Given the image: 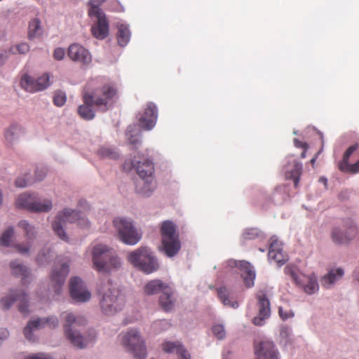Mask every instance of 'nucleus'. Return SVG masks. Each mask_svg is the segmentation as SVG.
<instances>
[{"mask_svg": "<svg viewBox=\"0 0 359 359\" xmlns=\"http://www.w3.org/2000/svg\"><path fill=\"white\" fill-rule=\"evenodd\" d=\"M163 350L166 353L176 352L182 359H191L189 353L179 342H165L162 345Z\"/></svg>", "mask_w": 359, "mask_h": 359, "instance_id": "c85d7f7f", "label": "nucleus"}, {"mask_svg": "<svg viewBox=\"0 0 359 359\" xmlns=\"http://www.w3.org/2000/svg\"><path fill=\"white\" fill-rule=\"evenodd\" d=\"M121 342L129 351L133 353L135 359H145L146 347L138 331L130 330L123 334Z\"/></svg>", "mask_w": 359, "mask_h": 359, "instance_id": "9b49d317", "label": "nucleus"}, {"mask_svg": "<svg viewBox=\"0 0 359 359\" xmlns=\"http://www.w3.org/2000/svg\"><path fill=\"white\" fill-rule=\"evenodd\" d=\"M14 230L13 228H8L2 234L0 238V245L2 246H8L13 236Z\"/></svg>", "mask_w": 359, "mask_h": 359, "instance_id": "a19ab883", "label": "nucleus"}, {"mask_svg": "<svg viewBox=\"0 0 359 359\" xmlns=\"http://www.w3.org/2000/svg\"><path fill=\"white\" fill-rule=\"evenodd\" d=\"M18 226L22 229L25 232V236L28 240H31L34 236V228L31 226L26 220L19 222Z\"/></svg>", "mask_w": 359, "mask_h": 359, "instance_id": "4c0bfd02", "label": "nucleus"}, {"mask_svg": "<svg viewBox=\"0 0 359 359\" xmlns=\"http://www.w3.org/2000/svg\"><path fill=\"white\" fill-rule=\"evenodd\" d=\"M306 149H304V151L302 153V154H301V157H302V158H306Z\"/></svg>", "mask_w": 359, "mask_h": 359, "instance_id": "052dcab7", "label": "nucleus"}, {"mask_svg": "<svg viewBox=\"0 0 359 359\" xmlns=\"http://www.w3.org/2000/svg\"><path fill=\"white\" fill-rule=\"evenodd\" d=\"M255 350L257 359H278L277 351L271 341H262L255 346Z\"/></svg>", "mask_w": 359, "mask_h": 359, "instance_id": "393cba45", "label": "nucleus"}, {"mask_svg": "<svg viewBox=\"0 0 359 359\" xmlns=\"http://www.w3.org/2000/svg\"><path fill=\"white\" fill-rule=\"evenodd\" d=\"M320 151H319L316 155L311 160V165H313V167H314V165H315V163H316V161L318 158V154H320Z\"/></svg>", "mask_w": 359, "mask_h": 359, "instance_id": "13d9d810", "label": "nucleus"}, {"mask_svg": "<svg viewBox=\"0 0 359 359\" xmlns=\"http://www.w3.org/2000/svg\"><path fill=\"white\" fill-rule=\"evenodd\" d=\"M93 267L98 272L110 273L121 267V261L112 248L96 243L91 250Z\"/></svg>", "mask_w": 359, "mask_h": 359, "instance_id": "7ed1b4c3", "label": "nucleus"}, {"mask_svg": "<svg viewBox=\"0 0 359 359\" xmlns=\"http://www.w3.org/2000/svg\"><path fill=\"white\" fill-rule=\"evenodd\" d=\"M161 234L163 251L167 256L173 257L181 248L176 225L169 220L163 222L161 227Z\"/></svg>", "mask_w": 359, "mask_h": 359, "instance_id": "423d86ee", "label": "nucleus"}, {"mask_svg": "<svg viewBox=\"0 0 359 359\" xmlns=\"http://www.w3.org/2000/svg\"><path fill=\"white\" fill-rule=\"evenodd\" d=\"M25 133L23 126L18 123H13L4 131V138L8 144L12 145Z\"/></svg>", "mask_w": 359, "mask_h": 359, "instance_id": "bb28decb", "label": "nucleus"}, {"mask_svg": "<svg viewBox=\"0 0 359 359\" xmlns=\"http://www.w3.org/2000/svg\"><path fill=\"white\" fill-rule=\"evenodd\" d=\"M130 38V32L127 25L121 24L118 26L117 41L121 46H125Z\"/></svg>", "mask_w": 359, "mask_h": 359, "instance_id": "2f4dec72", "label": "nucleus"}, {"mask_svg": "<svg viewBox=\"0 0 359 359\" xmlns=\"http://www.w3.org/2000/svg\"><path fill=\"white\" fill-rule=\"evenodd\" d=\"M162 292L159 298L161 308L165 311H170L174 306L172 292L170 287L160 280H153L144 286V292L148 295L155 294Z\"/></svg>", "mask_w": 359, "mask_h": 359, "instance_id": "6e6552de", "label": "nucleus"}, {"mask_svg": "<svg viewBox=\"0 0 359 359\" xmlns=\"http://www.w3.org/2000/svg\"><path fill=\"white\" fill-rule=\"evenodd\" d=\"M43 258L46 260V254H39L36 257V261L39 264H43Z\"/></svg>", "mask_w": 359, "mask_h": 359, "instance_id": "4d7b16f0", "label": "nucleus"}, {"mask_svg": "<svg viewBox=\"0 0 359 359\" xmlns=\"http://www.w3.org/2000/svg\"><path fill=\"white\" fill-rule=\"evenodd\" d=\"M100 154L102 156L109 157L111 158H115L117 157L116 152L113 151L109 148H102L100 150Z\"/></svg>", "mask_w": 359, "mask_h": 359, "instance_id": "a18cd8bd", "label": "nucleus"}, {"mask_svg": "<svg viewBox=\"0 0 359 359\" xmlns=\"http://www.w3.org/2000/svg\"><path fill=\"white\" fill-rule=\"evenodd\" d=\"M157 117L156 106L153 102H149L139 118L138 125L144 130H150L156 125Z\"/></svg>", "mask_w": 359, "mask_h": 359, "instance_id": "412c9836", "label": "nucleus"}, {"mask_svg": "<svg viewBox=\"0 0 359 359\" xmlns=\"http://www.w3.org/2000/svg\"><path fill=\"white\" fill-rule=\"evenodd\" d=\"M64 331L65 336L76 347L82 348L86 346L88 341L84 339L77 328L85 326L86 320L83 316H75L73 313H67L65 316Z\"/></svg>", "mask_w": 359, "mask_h": 359, "instance_id": "39448f33", "label": "nucleus"}, {"mask_svg": "<svg viewBox=\"0 0 359 359\" xmlns=\"http://www.w3.org/2000/svg\"><path fill=\"white\" fill-rule=\"evenodd\" d=\"M127 136L128 137V141L130 144L136 145L140 142L139 137L137 135H130L129 136L128 133H127Z\"/></svg>", "mask_w": 359, "mask_h": 359, "instance_id": "5fc2aeb1", "label": "nucleus"}, {"mask_svg": "<svg viewBox=\"0 0 359 359\" xmlns=\"http://www.w3.org/2000/svg\"><path fill=\"white\" fill-rule=\"evenodd\" d=\"M17 301L20 302L19 311L23 314L28 313L29 310L27 295L22 291H11L9 294L1 299V304L4 309L8 310L11 308L12 304Z\"/></svg>", "mask_w": 359, "mask_h": 359, "instance_id": "a211bd4d", "label": "nucleus"}, {"mask_svg": "<svg viewBox=\"0 0 359 359\" xmlns=\"http://www.w3.org/2000/svg\"><path fill=\"white\" fill-rule=\"evenodd\" d=\"M128 259L135 267L147 274L158 270L159 266L157 259L147 248H140L130 252Z\"/></svg>", "mask_w": 359, "mask_h": 359, "instance_id": "20e7f679", "label": "nucleus"}, {"mask_svg": "<svg viewBox=\"0 0 359 359\" xmlns=\"http://www.w3.org/2000/svg\"><path fill=\"white\" fill-rule=\"evenodd\" d=\"M149 163L151 164V165L154 167L153 162L148 158L144 157L143 155H138V156H135L131 162L133 167L135 168L137 174L139 167H141L142 169L145 171L147 170L146 165Z\"/></svg>", "mask_w": 359, "mask_h": 359, "instance_id": "e433bc0d", "label": "nucleus"}, {"mask_svg": "<svg viewBox=\"0 0 359 359\" xmlns=\"http://www.w3.org/2000/svg\"><path fill=\"white\" fill-rule=\"evenodd\" d=\"M357 150H359L358 142L350 146L346 150L343 156V159L338 164V168L341 172L351 174L359 172V160L353 164L348 163L350 156Z\"/></svg>", "mask_w": 359, "mask_h": 359, "instance_id": "4be33fe9", "label": "nucleus"}, {"mask_svg": "<svg viewBox=\"0 0 359 359\" xmlns=\"http://www.w3.org/2000/svg\"><path fill=\"white\" fill-rule=\"evenodd\" d=\"M25 359H53L51 356L44 353H32Z\"/></svg>", "mask_w": 359, "mask_h": 359, "instance_id": "49530a36", "label": "nucleus"}, {"mask_svg": "<svg viewBox=\"0 0 359 359\" xmlns=\"http://www.w3.org/2000/svg\"><path fill=\"white\" fill-rule=\"evenodd\" d=\"M100 306L106 315H114L121 311L125 305L124 294L111 280L103 281L98 287Z\"/></svg>", "mask_w": 359, "mask_h": 359, "instance_id": "f03ea898", "label": "nucleus"}, {"mask_svg": "<svg viewBox=\"0 0 359 359\" xmlns=\"http://www.w3.org/2000/svg\"><path fill=\"white\" fill-rule=\"evenodd\" d=\"M344 275V271L341 269L330 271L324 276L323 285L328 287L329 285L334 283L337 280L341 278Z\"/></svg>", "mask_w": 359, "mask_h": 359, "instance_id": "72a5a7b5", "label": "nucleus"}, {"mask_svg": "<svg viewBox=\"0 0 359 359\" xmlns=\"http://www.w3.org/2000/svg\"><path fill=\"white\" fill-rule=\"evenodd\" d=\"M114 226L118 231L120 240L127 245H135L141 238V234L133 226L132 222L123 218H116Z\"/></svg>", "mask_w": 359, "mask_h": 359, "instance_id": "f8f14e48", "label": "nucleus"}, {"mask_svg": "<svg viewBox=\"0 0 359 359\" xmlns=\"http://www.w3.org/2000/svg\"><path fill=\"white\" fill-rule=\"evenodd\" d=\"M50 86V75L43 74L37 79H34L28 74H25L20 80V86L26 91L35 93L43 90Z\"/></svg>", "mask_w": 359, "mask_h": 359, "instance_id": "4468645a", "label": "nucleus"}, {"mask_svg": "<svg viewBox=\"0 0 359 359\" xmlns=\"http://www.w3.org/2000/svg\"><path fill=\"white\" fill-rule=\"evenodd\" d=\"M302 172V165L300 163L294 162L293 168L286 172V177L293 180L294 187H297Z\"/></svg>", "mask_w": 359, "mask_h": 359, "instance_id": "473e14b6", "label": "nucleus"}, {"mask_svg": "<svg viewBox=\"0 0 359 359\" xmlns=\"http://www.w3.org/2000/svg\"><path fill=\"white\" fill-rule=\"evenodd\" d=\"M278 314L280 317L282 318V320H285L290 318L293 317L294 313L292 311H284L282 307H279L278 309Z\"/></svg>", "mask_w": 359, "mask_h": 359, "instance_id": "de8ad7c7", "label": "nucleus"}, {"mask_svg": "<svg viewBox=\"0 0 359 359\" xmlns=\"http://www.w3.org/2000/svg\"><path fill=\"white\" fill-rule=\"evenodd\" d=\"M212 332L214 335L218 339H222L226 336V332L224 328V326L220 324L215 325L212 328Z\"/></svg>", "mask_w": 359, "mask_h": 359, "instance_id": "79ce46f5", "label": "nucleus"}, {"mask_svg": "<svg viewBox=\"0 0 359 359\" xmlns=\"http://www.w3.org/2000/svg\"><path fill=\"white\" fill-rule=\"evenodd\" d=\"M97 22L92 26L93 35L98 39H104L109 34V22L105 15H93Z\"/></svg>", "mask_w": 359, "mask_h": 359, "instance_id": "a878e982", "label": "nucleus"}, {"mask_svg": "<svg viewBox=\"0 0 359 359\" xmlns=\"http://www.w3.org/2000/svg\"><path fill=\"white\" fill-rule=\"evenodd\" d=\"M46 176V172L43 170H36L35 179L32 180L33 183L35 182L41 181Z\"/></svg>", "mask_w": 359, "mask_h": 359, "instance_id": "603ef678", "label": "nucleus"}, {"mask_svg": "<svg viewBox=\"0 0 359 359\" xmlns=\"http://www.w3.org/2000/svg\"><path fill=\"white\" fill-rule=\"evenodd\" d=\"M261 233L262 232L258 229L250 228L243 232L242 237L244 241L253 240L258 238Z\"/></svg>", "mask_w": 359, "mask_h": 359, "instance_id": "ea45409f", "label": "nucleus"}, {"mask_svg": "<svg viewBox=\"0 0 359 359\" xmlns=\"http://www.w3.org/2000/svg\"><path fill=\"white\" fill-rule=\"evenodd\" d=\"M29 50V46L27 43H21L9 48V52L12 54H25Z\"/></svg>", "mask_w": 359, "mask_h": 359, "instance_id": "58836bf2", "label": "nucleus"}, {"mask_svg": "<svg viewBox=\"0 0 359 359\" xmlns=\"http://www.w3.org/2000/svg\"><path fill=\"white\" fill-rule=\"evenodd\" d=\"M320 182H323L326 185V184H327V179L324 178V177H321V178H320Z\"/></svg>", "mask_w": 359, "mask_h": 359, "instance_id": "bf43d9fd", "label": "nucleus"}, {"mask_svg": "<svg viewBox=\"0 0 359 359\" xmlns=\"http://www.w3.org/2000/svg\"><path fill=\"white\" fill-rule=\"evenodd\" d=\"M67 222H77L78 225L82 228L89 226L88 220L84 217H82L79 212L65 209L62 212L57 214L55 220L53 223V229L55 233L64 241H67L68 239L63 229V226Z\"/></svg>", "mask_w": 359, "mask_h": 359, "instance_id": "0eeeda50", "label": "nucleus"}, {"mask_svg": "<svg viewBox=\"0 0 359 359\" xmlns=\"http://www.w3.org/2000/svg\"><path fill=\"white\" fill-rule=\"evenodd\" d=\"M285 274L290 276L294 283L304 287V291L309 294H313L318 290V284L315 277L307 276L301 273L297 267L293 265H287L284 269Z\"/></svg>", "mask_w": 359, "mask_h": 359, "instance_id": "ddd939ff", "label": "nucleus"}, {"mask_svg": "<svg viewBox=\"0 0 359 359\" xmlns=\"http://www.w3.org/2000/svg\"><path fill=\"white\" fill-rule=\"evenodd\" d=\"M237 266L241 271V276L247 287H251L254 285L255 279V271L250 262L246 261H233L230 262Z\"/></svg>", "mask_w": 359, "mask_h": 359, "instance_id": "b1692460", "label": "nucleus"}, {"mask_svg": "<svg viewBox=\"0 0 359 359\" xmlns=\"http://www.w3.org/2000/svg\"><path fill=\"white\" fill-rule=\"evenodd\" d=\"M29 244H18L15 245V248L20 254H26L29 252Z\"/></svg>", "mask_w": 359, "mask_h": 359, "instance_id": "8fccbe9b", "label": "nucleus"}, {"mask_svg": "<svg viewBox=\"0 0 359 359\" xmlns=\"http://www.w3.org/2000/svg\"><path fill=\"white\" fill-rule=\"evenodd\" d=\"M294 145L297 147H302L304 149H307L306 143H304V142L298 140L297 139L294 140Z\"/></svg>", "mask_w": 359, "mask_h": 359, "instance_id": "6e6d98bb", "label": "nucleus"}, {"mask_svg": "<svg viewBox=\"0 0 359 359\" xmlns=\"http://www.w3.org/2000/svg\"><path fill=\"white\" fill-rule=\"evenodd\" d=\"M69 293L72 298L79 302H85L90 299V292L84 287L80 278H72L69 281Z\"/></svg>", "mask_w": 359, "mask_h": 359, "instance_id": "aec40b11", "label": "nucleus"}, {"mask_svg": "<svg viewBox=\"0 0 359 359\" xmlns=\"http://www.w3.org/2000/svg\"><path fill=\"white\" fill-rule=\"evenodd\" d=\"M58 324V319L55 316H50L46 318H37L36 320H30L24 329V335L29 341H34L35 338L33 334V332L34 330L46 326L51 329L55 328Z\"/></svg>", "mask_w": 359, "mask_h": 359, "instance_id": "dca6fc26", "label": "nucleus"}, {"mask_svg": "<svg viewBox=\"0 0 359 359\" xmlns=\"http://www.w3.org/2000/svg\"><path fill=\"white\" fill-rule=\"evenodd\" d=\"M67 55L71 60L83 64H88L91 62V55L89 51L78 43L69 46Z\"/></svg>", "mask_w": 359, "mask_h": 359, "instance_id": "5701e85b", "label": "nucleus"}, {"mask_svg": "<svg viewBox=\"0 0 359 359\" xmlns=\"http://www.w3.org/2000/svg\"><path fill=\"white\" fill-rule=\"evenodd\" d=\"M11 53L9 52V48L8 50H4L0 53V66L3 65L5 62L8 58L9 55Z\"/></svg>", "mask_w": 359, "mask_h": 359, "instance_id": "3c124183", "label": "nucleus"}, {"mask_svg": "<svg viewBox=\"0 0 359 359\" xmlns=\"http://www.w3.org/2000/svg\"><path fill=\"white\" fill-rule=\"evenodd\" d=\"M69 272V260L59 259L55 264L51 274V283L55 287V292L59 293L65 278Z\"/></svg>", "mask_w": 359, "mask_h": 359, "instance_id": "f3484780", "label": "nucleus"}, {"mask_svg": "<svg viewBox=\"0 0 359 359\" xmlns=\"http://www.w3.org/2000/svg\"><path fill=\"white\" fill-rule=\"evenodd\" d=\"M276 247V244H270L269 250L268 253L269 259L273 260L279 266L283 265L287 260L286 256L284 255L283 251L279 252L277 254L274 253L273 248Z\"/></svg>", "mask_w": 359, "mask_h": 359, "instance_id": "c9c22d12", "label": "nucleus"}, {"mask_svg": "<svg viewBox=\"0 0 359 359\" xmlns=\"http://www.w3.org/2000/svg\"><path fill=\"white\" fill-rule=\"evenodd\" d=\"M10 266L12 270V273L15 276H22V281L25 283L26 279L29 278V273L26 266L18 263L17 261H13L10 263Z\"/></svg>", "mask_w": 359, "mask_h": 359, "instance_id": "7c9ffc66", "label": "nucleus"}, {"mask_svg": "<svg viewBox=\"0 0 359 359\" xmlns=\"http://www.w3.org/2000/svg\"><path fill=\"white\" fill-rule=\"evenodd\" d=\"M43 29L41 26V22L39 19L34 18L32 20L28 26V37L29 39H34L39 37L43 34Z\"/></svg>", "mask_w": 359, "mask_h": 359, "instance_id": "c756f323", "label": "nucleus"}, {"mask_svg": "<svg viewBox=\"0 0 359 359\" xmlns=\"http://www.w3.org/2000/svg\"><path fill=\"white\" fill-rule=\"evenodd\" d=\"M271 244H276V247L273 248V249L274 250L275 254H277L279 252L283 251L282 243L280 241L275 240V241H273L271 243Z\"/></svg>", "mask_w": 359, "mask_h": 359, "instance_id": "864d4df0", "label": "nucleus"}, {"mask_svg": "<svg viewBox=\"0 0 359 359\" xmlns=\"http://www.w3.org/2000/svg\"><path fill=\"white\" fill-rule=\"evenodd\" d=\"M66 95L62 92H57L53 97V103L57 107H62L66 102Z\"/></svg>", "mask_w": 359, "mask_h": 359, "instance_id": "37998d69", "label": "nucleus"}, {"mask_svg": "<svg viewBox=\"0 0 359 359\" xmlns=\"http://www.w3.org/2000/svg\"><path fill=\"white\" fill-rule=\"evenodd\" d=\"M18 208H23L32 212H48L52 209V202L45 199L39 201L34 194L27 193L18 196L15 201Z\"/></svg>", "mask_w": 359, "mask_h": 359, "instance_id": "1a4fd4ad", "label": "nucleus"}, {"mask_svg": "<svg viewBox=\"0 0 359 359\" xmlns=\"http://www.w3.org/2000/svg\"><path fill=\"white\" fill-rule=\"evenodd\" d=\"M144 171L141 167L138 168L140 180L136 182L135 190L142 196L148 197L151 195L156 188V182L154 179V167L149 163L146 165Z\"/></svg>", "mask_w": 359, "mask_h": 359, "instance_id": "9d476101", "label": "nucleus"}, {"mask_svg": "<svg viewBox=\"0 0 359 359\" xmlns=\"http://www.w3.org/2000/svg\"><path fill=\"white\" fill-rule=\"evenodd\" d=\"M65 55V49L62 48H57L53 52V57L57 60H61L64 58Z\"/></svg>", "mask_w": 359, "mask_h": 359, "instance_id": "09e8293b", "label": "nucleus"}, {"mask_svg": "<svg viewBox=\"0 0 359 359\" xmlns=\"http://www.w3.org/2000/svg\"><path fill=\"white\" fill-rule=\"evenodd\" d=\"M258 306V316L253 318L252 322L255 325L261 326L265 319L271 314L270 302L264 291H259L256 295Z\"/></svg>", "mask_w": 359, "mask_h": 359, "instance_id": "6ab92c4d", "label": "nucleus"}, {"mask_svg": "<svg viewBox=\"0 0 359 359\" xmlns=\"http://www.w3.org/2000/svg\"><path fill=\"white\" fill-rule=\"evenodd\" d=\"M217 296L224 306H230L233 309L238 307V302L227 287L224 286L219 287L217 289Z\"/></svg>", "mask_w": 359, "mask_h": 359, "instance_id": "cd10ccee", "label": "nucleus"}, {"mask_svg": "<svg viewBox=\"0 0 359 359\" xmlns=\"http://www.w3.org/2000/svg\"><path fill=\"white\" fill-rule=\"evenodd\" d=\"M358 233L352 220H348L342 228H334L332 231V241L336 244H345L353 239Z\"/></svg>", "mask_w": 359, "mask_h": 359, "instance_id": "2eb2a0df", "label": "nucleus"}, {"mask_svg": "<svg viewBox=\"0 0 359 359\" xmlns=\"http://www.w3.org/2000/svg\"><path fill=\"white\" fill-rule=\"evenodd\" d=\"M33 184V182L31 179L27 178V175H25V177H18L15 180V184L17 187L23 188L28 185H31Z\"/></svg>", "mask_w": 359, "mask_h": 359, "instance_id": "c03bdc74", "label": "nucleus"}, {"mask_svg": "<svg viewBox=\"0 0 359 359\" xmlns=\"http://www.w3.org/2000/svg\"><path fill=\"white\" fill-rule=\"evenodd\" d=\"M106 0H90L89 2L88 15L90 17L93 15H105L100 6L105 2Z\"/></svg>", "mask_w": 359, "mask_h": 359, "instance_id": "f704fd0d", "label": "nucleus"}, {"mask_svg": "<svg viewBox=\"0 0 359 359\" xmlns=\"http://www.w3.org/2000/svg\"><path fill=\"white\" fill-rule=\"evenodd\" d=\"M98 81H92L87 84L86 90L83 95V104L78 108L79 115L83 119L89 121L95 117L93 106L107 109V105L116 95V90L111 84L99 86Z\"/></svg>", "mask_w": 359, "mask_h": 359, "instance_id": "f257e3e1", "label": "nucleus"}]
</instances>
